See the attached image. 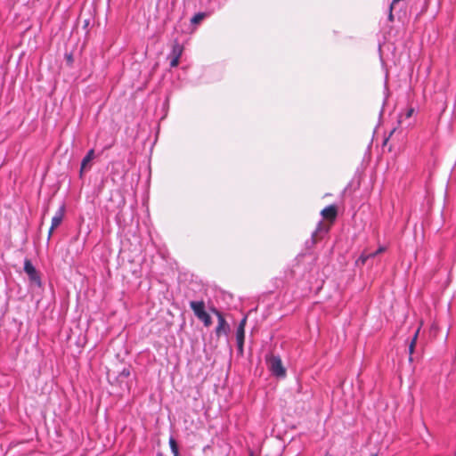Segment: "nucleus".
I'll return each instance as SVG.
<instances>
[{
    "label": "nucleus",
    "mask_w": 456,
    "mask_h": 456,
    "mask_svg": "<svg viewBox=\"0 0 456 456\" xmlns=\"http://www.w3.org/2000/svg\"><path fill=\"white\" fill-rule=\"evenodd\" d=\"M266 363L271 373L277 378H284L286 376V369L284 368L281 359L279 355H270L266 357Z\"/></svg>",
    "instance_id": "obj_1"
},
{
    "label": "nucleus",
    "mask_w": 456,
    "mask_h": 456,
    "mask_svg": "<svg viewBox=\"0 0 456 456\" xmlns=\"http://www.w3.org/2000/svg\"><path fill=\"white\" fill-rule=\"evenodd\" d=\"M209 4L207 6L205 12H199L191 19V24H199L205 18L209 17L216 10L221 8V3L218 0H208Z\"/></svg>",
    "instance_id": "obj_2"
},
{
    "label": "nucleus",
    "mask_w": 456,
    "mask_h": 456,
    "mask_svg": "<svg viewBox=\"0 0 456 456\" xmlns=\"http://www.w3.org/2000/svg\"><path fill=\"white\" fill-rule=\"evenodd\" d=\"M24 271L28 274L29 280L36 283L37 286H41V279L36 269L32 265L31 261L28 258L24 260Z\"/></svg>",
    "instance_id": "obj_3"
},
{
    "label": "nucleus",
    "mask_w": 456,
    "mask_h": 456,
    "mask_svg": "<svg viewBox=\"0 0 456 456\" xmlns=\"http://www.w3.org/2000/svg\"><path fill=\"white\" fill-rule=\"evenodd\" d=\"M211 311L216 315L217 320H218V324L215 330L216 336L219 337L221 334L226 335L230 330V327H229L228 323L226 322L224 315L222 314V313L220 311H218L216 308H212Z\"/></svg>",
    "instance_id": "obj_4"
},
{
    "label": "nucleus",
    "mask_w": 456,
    "mask_h": 456,
    "mask_svg": "<svg viewBox=\"0 0 456 456\" xmlns=\"http://www.w3.org/2000/svg\"><path fill=\"white\" fill-rule=\"evenodd\" d=\"M247 318L244 317L240 322L239 323V326L236 330V342H237V347L238 351L242 354L243 353V346H244V338H245V324H246Z\"/></svg>",
    "instance_id": "obj_5"
},
{
    "label": "nucleus",
    "mask_w": 456,
    "mask_h": 456,
    "mask_svg": "<svg viewBox=\"0 0 456 456\" xmlns=\"http://www.w3.org/2000/svg\"><path fill=\"white\" fill-rule=\"evenodd\" d=\"M94 159V150L91 149L89 150L85 157L81 160L80 164V170H79V175L80 177L83 176L84 171L86 169H89L91 167L89 166V163Z\"/></svg>",
    "instance_id": "obj_6"
},
{
    "label": "nucleus",
    "mask_w": 456,
    "mask_h": 456,
    "mask_svg": "<svg viewBox=\"0 0 456 456\" xmlns=\"http://www.w3.org/2000/svg\"><path fill=\"white\" fill-rule=\"evenodd\" d=\"M65 213V204L62 203L58 210L56 211L55 215L52 218V224H51V231H53L55 228H57L62 222L63 216Z\"/></svg>",
    "instance_id": "obj_7"
},
{
    "label": "nucleus",
    "mask_w": 456,
    "mask_h": 456,
    "mask_svg": "<svg viewBox=\"0 0 456 456\" xmlns=\"http://www.w3.org/2000/svg\"><path fill=\"white\" fill-rule=\"evenodd\" d=\"M190 307L193 311L195 316L199 318L201 314H203L205 311V303L202 300L200 301H191Z\"/></svg>",
    "instance_id": "obj_8"
},
{
    "label": "nucleus",
    "mask_w": 456,
    "mask_h": 456,
    "mask_svg": "<svg viewBox=\"0 0 456 456\" xmlns=\"http://www.w3.org/2000/svg\"><path fill=\"white\" fill-rule=\"evenodd\" d=\"M322 216L325 218H335L337 216V209L336 207L333 205H330L323 208L321 212Z\"/></svg>",
    "instance_id": "obj_9"
},
{
    "label": "nucleus",
    "mask_w": 456,
    "mask_h": 456,
    "mask_svg": "<svg viewBox=\"0 0 456 456\" xmlns=\"http://www.w3.org/2000/svg\"><path fill=\"white\" fill-rule=\"evenodd\" d=\"M183 51V46L179 43L175 42L172 46L171 53H169L168 57L180 58L182 56Z\"/></svg>",
    "instance_id": "obj_10"
},
{
    "label": "nucleus",
    "mask_w": 456,
    "mask_h": 456,
    "mask_svg": "<svg viewBox=\"0 0 456 456\" xmlns=\"http://www.w3.org/2000/svg\"><path fill=\"white\" fill-rule=\"evenodd\" d=\"M418 334H419V330L415 332L410 345H409V354H410V357H409V360L411 362L412 361V357H411V354H413L414 352V348H415V345H416V341H417V338H418Z\"/></svg>",
    "instance_id": "obj_11"
},
{
    "label": "nucleus",
    "mask_w": 456,
    "mask_h": 456,
    "mask_svg": "<svg viewBox=\"0 0 456 456\" xmlns=\"http://www.w3.org/2000/svg\"><path fill=\"white\" fill-rule=\"evenodd\" d=\"M168 444H169V447H170V450H171L173 455L179 454V448H178L177 443L173 436H170Z\"/></svg>",
    "instance_id": "obj_12"
},
{
    "label": "nucleus",
    "mask_w": 456,
    "mask_h": 456,
    "mask_svg": "<svg viewBox=\"0 0 456 456\" xmlns=\"http://www.w3.org/2000/svg\"><path fill=\"white\" fill-rule=\"evenodd\" d=\"M198 319L200 320L206 327H209L212 324V319L207 312L201 314Z\"/></svg>",
    "instance_id": "obj_13"
},
{
    "label": "nucleus",
    "mask_w": 456,
    "mask_h": 456,
    "mask_svg": "<svg viewBox=\"0 0 456 456\" xmlns=\"http://www.w3.org/2000/svg\"><path fill=\"white\" fill-rule=\"evenodd\" d=\"M369 259V255L366 252H362L360 256L357 258L355 264L356 265H365L367 260Z\"/></svg>",
    "instance_id": "obj_14"
},
{
    "label": "nucleus",
    "mask_w": 456,
    "mask_h": 456,
    "mask_svg": "<svg viewBox=\"0 0 456 456\" xmlns=\"http://www.w3.org/2000/svg\"><path fill=\"white\" fill-rule=\"evenodd\" d=\"M170 59V67L175 68L178 65L180 58L168 57Z\"/></svg>",
    "instance_id": "obj_15"
},
{
    "label": "nucleus",
    "mask_w": 456,
    "mask_h": 456,
    "mask_svg": "<svg viewBox=\"0 0 456 456\" xmlns=\"http://www.w3.org/2000/svg\"><path fill=\"white\" fill-rule=\"evenodd\" d=\"M414 112H415V109L414 108H412V107L408 108L406 110V111H405V114H404L405 118H410L413 115Z\"/></svg>",
    "instance_id": "obj_16"
},
{
    "label": "nucleus",
    "mask_w": 456,
    "mask_h": 456,
    "mask_svg": "<svg viewBox=\"0 0 456 456\" xmlns=\"http://www.w3.org/2000/svg\"><path fill=\"white\" fill-rule=\"evenodd\" d=\"M387 248L385 246H379L378 249L375 251V254H380L385 252Z\"/></svg>",
    "instance_id": "obj_17"
},
{
    "label": "nucleus",
    "mask_w": 456,
    "mask_h": 456,
    "mask_svg": "<svg viewBox=\"0 0 456 456\" xmlns=\"http://www.w3.org/2000/svg\"><path fill=\"white\" fill-rule=\"evenodd\" d=\"M122 374L127 377V376H129L130 371H129V370L124 369L122 370Z\"/></svg>",
    "instance_id": "obj_18"
},
{
    "label": "nucleus",
    "mask_w": 456,
    "mask_h": 456,
    "mask_svg": "<svg viewBox=\"0 0 456 456\" xmlns=\"http://www.w3.org/2000/svg\"><path fill=\"white\" fill-rule=\"evenodd\" d=\"M368 255H369V258H373V257H375L376 256H378L379 254H375V251H374V252H372V253H368Z\"/></svg>",
    "instance_id": "obj_19"
},
{
    "label": "nucleus",
    "mask_w": 456,
    "mask_h": 456,
    "mask_svg": "<svg viewBox=\"0 0 456 456\" xmlns=\"http://www.w3.org/2000/svg\"><path fill=\"white\" fill-rule=\"evenodd\" d=\"M387 75L386 76V80H385V90L386 91H387Z\"/></svg>",
    "instance_id": "obj_20"
},
{
    "label": "nucleus",
    "mask_w": 456,
    "mask_h": 456,
    "mask_svg": "<svg viewBox=\"0 0 456 456\" xmlns=\"http://www.w3.org/2000/svg\"><path fill=\"white\" fill-rule=\"evenodd\" d=\"M52 232H53V231H51V229H50V230H49V232H48V239L51 237Z\"/></svg>",
    "instance_id": "obj_21"
},
{
    "label": "nucleus",
    "mask_w": 456,
    "mask_h": 456,
    "mask_svg": "<svg viewBox=\"0 0 456 456\" xmlns=\"http://www.w3.org/2000/svg\"><path fill=\"white\" fill-rule=\"evenodd\" d=\"M387 94L386 95L385 99H384V102L383 104H385V102H387Z\"/></svg>",
    "instance_id": "obj_22"
},
{
    "label": "nucleus",
    "mask_w": 456,
    "mask_h": 456,
    "mask_svg": "<svg viewBox=\"0 0 456 456\" xmlns=\"http://www.w3.org/2000/svg\"><path fill=\"white\" fill-rule=\"evenodd\" d=\"M68 60H72L71 55H69V56L68 57Z\"/></svg>",
    "instance_id": "obj_23"
},
{
    "label": "nucleus",
    "mask_w": 456,
    "mask_h": 456,
    "mask_svg": "<svg viewBox=\"0 0 456 456\" xmlns=\"http://www.w3.org/2000/svg\"><path fill=\"white\" fill-rule=\"evenodd\" d=\"M173 456H180V454H174Z\"/></svg>",
    "instance_id": "obj_24"
},
{
    "label": "nucleus",
    "mask_w": 456,
    "mask_h": 456,
    "mask_svg": "<svg viewBox=\"0 0 456 456\" xmlns=\"http://www.w3.org/2000/svg\"><path fill=\"white\" fill-rule=\"evenodd\" d=\"M250 456H253V454L251 453Z\"/></svg>",
    "instance_id": "obj_25"
}]
</instances>
